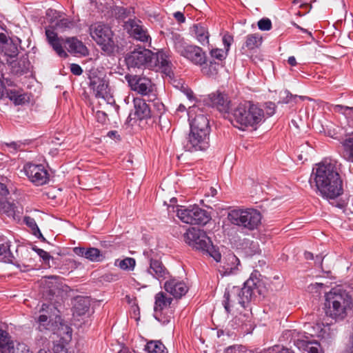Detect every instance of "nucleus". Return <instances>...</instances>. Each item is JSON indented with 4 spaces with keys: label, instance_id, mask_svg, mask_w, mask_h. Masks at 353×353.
<instances>
[{
    "label": "nucleus",
    "instance_id": "5",
    "mask_svg": "<svg viewBox=\"0 0 353 353\" xmlns=\"http://www.w3.org/2000/svg\"><path fill=\"white\" fill-rule=\"evenodd\" d=\"M232 114L233 125L242 130L259 123L264 117L263 110L249 101L240 103L234 108Z\"/></svg>",
    "mask_w": 353,
    "mask_h": 353
},
{
    "label": "nucleus",
    "instance_id": "62",
    "mask_svg": "<svg viewBox=\"0 0 353 353\" xmlns=\"http://www.w3.org/2000/svg\"><path fill=\"white\" fill-rule=\"evenodd\" d=\"M284 96H285V99L283 100L284 103H289L291 101L292 99L294 98L292 94H290L288 91L285 90L282 93Z\"/></svg>",
    "mask_w": 353,
    "mask_h": 353
},
{
    "label": "nucleus",
    "instance_id": "30",
    "mask_svg": "<svg viewBox=\"0 0 353 353\" xmlns=\"http://www.w3.org/2000/svg\"><path fill=\"white\" fill-rule=\"evenodd\" d=\"M343 150V157L346 161L353 163V137H347L341 142Z\"/></svg>",
    "mask_w": 353,
    "mask_h": 353
},
{
    "label": "nucleus",
    "instance_id": "55",
    "mask_svg": "<svg viewBox=\"0 0 353 353\" xmlns=\"http://www.w3.org/2000/svg\"><path fill=\"white\" fill-rule=\"evenodd\" d=\"M310 345L311 346H307L308 353H322L320 345L319 343H315L314 345L312 343H310Z\"/></svg>",
    "mask_w": 353,
    "mask_h": 353
},
{
    "label": "nucleus",
    "instance_id": "13",
    "mask_svg": "<svg viewBox=\"0 0 353 353\" xmlns=\"http://www.w3.org/2000/svg\"><path fill=\"white\" fill-rule=\"evenodd\" d=\"M190 130L210 134L209 120L200 108L192 106L188 111Z\"/></svg>",
    "mask_w": 353,
    "mask_h": 353
},
{
    "label": "nucleus",
    "instance_id": "2",
    "mask_svg": "<svg viewBox=\"0 0 353 353\" xmlns=\"http://www.w3.org/2000/svg\"><path fill=\"white\" fill-rule=\"evenodd\" d=\"M125 62L128 68H148L168 76L172 73V63L163 50L154 53L149 49L139 47L126 55Z\"/></svg>",
    "mask_w": 353,
    "mask_h": 353
},
{
    "label": "nucleus",
    "instance_id": "42",
    "mask_svg": "<svg viewBox=\"0 0 353 353\" xmlns=\"http://www.w3.org/2000/svg\"><path fill=\"white\" fill-rule=\"evenodd\" d=\"M22 146H23V144L19 141H12L10 143H5L3 144L5 150H7L8 152L12 153H15L19 150H21Z\"/></svg>",
    "mask_w": 353,
    "mask_h": 353
},
{
    "label": "nucleus",
    "instance_id": "45",
    "mask_svg": "<svg viewBox=\"0 0 353 353\" xmlns=\"http://www.w3.org/2000/svg\"><path fill=\"white\" fill-rule=\"evenodd\" d=\"M227 53L228 52H226V50L219 48H215L210 50L211 57L219 61L223 60L226 57Z\"/></svg>",
    "mask_w": 353,
    "mask_h": 353
},
{
    "label": "nucleus",
    "instance_id": "47",
    "mask_svg": "<svg viewBox=\"0 0 353 353\" xmlns=\"http://www.w3.org/2000/svg\"><path fill=\"white\" fill-rule=\"evenodd\" d=\"M155 318L162 324L166 325L171 322L172 316L170 314L166 315L163 312H161L156 313Z\"/></svg>",
    "mask_w": 353,
    "mask_h": 353
},
{
    "label": "nucleus",
    "instance_id": "15",
    "mask_svg": "<svg viewBox=\"0 0 353 353\" xmlns=\"http://www.w3.org/2000/svg\"><path fill=\"white\" fill-rule=\"evenodd\" d=\"M125 79L133 91L148 97L149 94H153L152 83L150 79L139 75H126Z\"/></svg>",
    "mask_w": 353,
    "mask_h": 353
},
{
    "label": "nucleus",
    "instance_id": "32",
    "mask_svg": "<svg viewBox=\"0 0 353 353\" xmlns=\"http://www.w3.org/2000/svg\"><path fill=\"white\" fill-rule=\"evenodd\" d=\"M145 350L148 353H168L165 345L159 341H151L148 342Z\"/></svg>",
    "mask_w": 353,
    "mask_h": 353
},
{
    "label": "nucleus",
    "instance_id": "27",
    "mask_svg": "<svg viewBox=\"0 0 353 353\" xmlns=\"http://www.w3.org/2000/svg\"><path fill=\"white\" fill-rule=\"evenodd\" d=\"M172 299L168 297L165 293L160 292L155 295L154 310L156 313L163 312L170 305Z\"/></svg>",
    "mask_w": 353,
    "mask_h": 353
},
{
    "label": "nucleus",
    "instance_id": "63",
    "mask_svg": "<svg viewBox=\"0 0 353 353\" xmlns=\"http://www.w3.org/2000/svg\"><path fill=\"white\" fill-rule=\"evenodd\" d=\"M7 90H8L6 88L3 82L0 81V99H2L5 96V94H6Z\"/></svg>",
    "mask_w": 353,
    "mask_h": 353
},
{
    "label": "nucleus",
    "instance_id": "4",
    "mask_svg": "<svg viewBox=\"0 0 353 353\" xmlns=\"http://www.w3.org/2000/svg\"><path fill=\"white\" fill-rule=\"evenodd\" d=\"M325 314L336 321L344 319L352 307V296L345 291L334 288L326 295Z\"/></svg>",
    "mask_w": 353,
    "mask_h": 353
},
{
    "label": "nucleus",
    "instance_id": "39",
    "mask_svg": "<svg viewBox=\"0 0 353 353\" xmlns=\"http://www.w3.org/2000/svg\"><path fill=\"white\" fill-rule=\"evenodd\" d=\"M48 316L46 314H41L37 319V323H39V330L41 332L45 330H49L50 329V321L48 320Z\"/></svg>",
    "mask_w": 353,
    "mask_h": 353
},
{
    "label": "nucleus",
    "instance_id": "40",
    "mask_svg": "<svg viewBox=\"0 0 353 353\" xmlns=\"http://www.w3.org/2000/svg\"><path fill=\"white\" fill-rule=\"evenodd\" d=\"M25 223L32 230V234L37 236L40 234V230L34 218L26 216L23 219Z\"/></svg>",
    "mask_w": 353,
    "mask_h": 353
},
{
    "label": "nucleus",
    "instance_id": "21",
    "mask_svg": "<svg viewBox=\"0 0 353 353\" xmlns=\"http://www.w3.org/2000/svg\"><path fill=\"white\" fill-rule=\"evenodd\" d=\"M54 276L42 278L39 281V286L43 296L48 299H51L58 290L57 283L54 281Z\"/></svg>",
    "mask_w": 353,
    "mask_h": 353
},
{
    "label": "nucleus",
    "instance_id": "64",
    "mask_svg": "<svg viewBox=\"0 0 353 353\" xmlns=\"http://www.w3.org/2000/svg\"><path fill=\"white\" fill-rule=\"evenodd\" d=\"M275 348L279 349V347L276 346L275 347H274L272 349V352H275V353H294L293 352L290 351L288 348L282 347V348H281L280 350H276V351Z\"/></svg>",
    "mask_w": 353,
    "mask_h": 353
},
{
    "label": "nucleus",
    "instance_id": "38",
    "mask_svg": "<svg viewBox=\"0 0 353 353\" xmlns=\"http://www.w3.org/2000/svg\"><path fill=\"white\" fill-rule=\"evenodd\" d=\"M332 110L335 112L343 114L345 116V117L350 119L352 117L353 107L342 105H334L332 106Z\"/></svg>",
    "mask_w": 353,
    "mask_h": 353
},
{
    "label": "nucleus",
    "instance_id": "25",
    "mask_svg": "<svg viewBox=\"0 0 353 353\" xmlns=\"http://www.w3.org/2000/svg\"><path fill=\"white\" fill-rule=\"evenodd\" d=\"M263 42V38L259 33L248 34L242 46L243 50H253L259 48Z\"/></svg>",
    "mask_w": 353,
    "mask_h": 353
},
{
    "label": "nucleus",
    "instance_id": "60",
    "mask_svg": "<svg viewBox=\"0 0 353 353\" xmlns=\"http://www.w3.org/2000/svg\"><path fill=\"white\" fill-rule=\"evenodd\" d=\"M174 17L179 23H183L185 21V17L181 12L174 13Z\"/></svg>",
    "mask_w": 353,
    "mask_h": 353
},
{
    "label": "nucleus",
    "instance_id": "18",
    "mask_svg": "<svg viewBox=\"0 0 353 353\" xmlns=\"http://www.w3.org/2000/svg\"><path fill=\"white\" fill-rule=\"evenodd\" d=\"M165 290L176 299H180L188 291L186 284L176 279H171L164 284Z\"/></svg>",
    "mask_w": 353,
    "mask_h": 353
},
{
    "label": "nucleus",
    "instance_id": "8",
    "mask_svg": "<svg viewBox=\"0 0 353 353\" xmlns=\"http://www.w3.org/2000/svg\"><path fill=\"white\" fill-rule=\"evenodd\" d=\"M90 34L92 38L101 46V50L107 55H113L119 52L117 42L114 38L111 29L101 23L90 26Z\"/></svg>",
    "mask_w": 353,
    "mask_h": 353
},
{
    "label": "nucleus",
    "instance_id": "12",
    "mask_svg": "<svg viewBox=\"0 0 353 353\" xmlns=\"http://www.w3.org/2000/svg\"><path fill=\"white\" fill-rule=\"evenodd\" d=\"M183 148L190 152L206 151L210 148V134L190 130L183 143Z\"/></svg>",
    "mask_w": 353,
    "mask_h": 353
},
{
    "label": "nucleus",
    "instance_id": "48",
    "mask_svg": "<svg viewBox=\"0 0 353 353\" xmlns=\"http://www.w3.org/2000/svg\"><path fill=\"white\" fill-rule=\"evenodd\" d=\"M33 250L37 252V254L46 263H48L50 259L52 258L48 252L43 250V249L35 247L33 248Z\"/></svg>",
    "mask_w": 353,
    "mask_h": 353
},
{
    "label": "nucleus",
    "instance_id": "36",
    "mask_svg": "<svg viewBox=\"0 0 353 353\" xmlns=\"http://www.w3.org/2000/svg\"><path fill=\"white\" fill-rule=\"evenodd\" d=\"M219 65L218 62L210 61L208 65L202 68V72L209 77L214 76L218 73Z\"/></svg>",
    "mask_w": 353,
    "mask_h": 353
},
{
    "label": "nucleus",
    "instance_id": "50",
    "mask_svg": "<svg viewBox=\"0 0 353 353\" xmlns=\"http://www.w3.org/2000/svg\"><path fill=\"white\" fill-rule=\"evenodd\" d=\"M80 300L78 301L77 304L74 306L75 312L79 315L84 314L89 309V305L87 304L81 303Z\"/></svg>",
    "mask_w": 353,
    "mask_h": 353
},
{
    "label": "nucleus",
    "instance_id": "59",
    "mask_svg": "<svg viewBox=\"0 0 353 353\" xmlns=\"http://www.w3.org/2000/svg\"><path fill=\"white\" fill-rule=\"evenodd\" d=\"M86 250L87 249H85L84 248L77 247L74 248L73 251L77 255L85 258V254L86 253Z\"/></svg>",
    "mask_w": 353,
    "mask_h": 353
},
{
    "label": "nucleus",
    "instance_id": "33",
    "mask_svg": "<svg viewBox=\"0 0 353 353\" xmlns=\"http://www.w3.org/2000/svg\"><path fill=\"white\" fill-rule=\"evenodd\" d=\"M6 97L12 101L15 105H21L26 101V95L19 93L15 90H9L6 91Z\"/></svg>",
    "mask_w": 353,
    "mask_h": 353
},
{
    "label": "nucleus",
    "instance_id": "54",
    "mask_svg": "<svg viewBox=\"0 0 353 353\" xmlns=\"http://www.w3.org/2000/svg\"><path fill=\"white\" fill-rule=\"evenodd\" d=\"M96 118L98 122L103 124L105 123L108 120V116L106 113L99 110L96 112Z\"/></svg>",
    "mask_w": 353,
    "mask_h": 353
},
{
    "label": "nucleus",
    "instance_id": "57",
    "mask_svg": "<svg viewBox=\"0 0 353 353\" xmlns=\"http://www.w3.org/2000/svg\"><path fill=\"white\" fill-rule=\"evenodd\" d=\"M275 104L272 102H269L266 103V108H267V114L269 116H272L274 114L275 112Z\"/></svg>",
    "mask_w": 353,
    "mask_h": 353
},
{
    "label": "nucleus",
    "instance_id": "20",
    "mask_svg": "<svg viewBox=\"0 0 353 353\" xmlns=\"http://www.w3.org/2000/svg\"><path fill=\"white\" fill-rule=\"evenodd\" d=\"M209 104L219 112H226L229 110L230 101L226 94L216 92L209 95Z\"/></svg>",
    "mask_w": 353,
    "mask_h": 353
},
{
    "label": "nucleus",
    "instance_id": "29",
    "mask_svg": "<svg viewBox=\"0 0 353 353\" xmlns=\"http://www.w3.org/2000/svg\"><path fill=\"white\" fill-rule=\"evenodd\" d=\"M193 30L196 39L201 45L209 43V33L205 26L201 24H194Z\"/></svg>",
    "mask_w": 353,
    "mask_h": 353
},
{
    "label": "nucleus",
    "instance_id": "46",
    "mask_svg": "<svg viewBox=\"0 0 353 353\" xmlns=\"http://www.w3.org/2000/svg\"><path fill=\"white\" fill-rule=\"evenodd\" d=\"M258 27L262 31H268L272 28V21L268 18H263L258 21Z\"/></svg>",
    "mask_w": 353,
    "mask_h": 353
},
{
    "label": "nucleus",
    "instance_id": "6",
    "mask_svg": "<svg viewBox=\"0 0 353 353\" xmlns=\"http://www.w3.org/2000/svg\"><path fill=\"white\" fill-rule=\"evenodd\" d=\"M185 242L193 249L200 250L212 256L216 261H220L221 253L213 245L210 238L200 229L191 228L183 234Z\"/></svg>",
    "mask_w": 353,
    "mask_h": 353
},
{
    "label": "nucleus",
    "instance_id": "26",
    "mask_svg": "<svg viewBox=\"0 0 353 353\" xmlns=\"http://www.w3.org/2000/svg\"><path fill=\"white\" fill-rule=\"evenodd\" d=\"M20 43L21 40L18 37L10 38L9 41L0 47V50L8 57H16L19 54L18 45Z\"/></svg>",
    "mask_w": 353,
    "mask_h": 353
},
{
    "label": "nucleus",
    "instance_id": "34",
    "mask_svg": "<svg viewBox=\"0 0 353 353\" xmlns=\"http://www.w3.org/2000/svg\"><path fill=\"white\" fill-rule=\"evenodd\" d=\"M85 254V259L94 262L101 261L104 258L101 252L96 248H88Z\"/></svg>",
    "mask_w": 353,
    "mask_h": 353
},
{
    "label": "nucleus",
    "instance_id": "51",
    "mask_svg": "<svg viewBox=\"0 0 353 353\" xmlns=\"http://www.w3.org/2000/svg\"><path fill=\"white\" fill-rule=\"evenodd\" d=\"M233 41V37L229 34H225L223 37V43L226 52L229 51L231 43Z\"/></svg>",
    "mask_w": 353,
    "mask_h": 353
},
{
    "label": "nucleus",
    "instance_id": "53",
    "mask_svg": "<svg viewBox=\"0 0 353 353\" xmlns=\"http://www.w3.org/2000/svg\"><path fill=\"white\" fill-rule=\"evenodd\" d=\"M1 210L4 211L13 210L12 206L6 201V198L2 196H0V210Z\"/></svg>",
    "mask_w": 353,
    "mask_h": 353
},
{
    "label": "nucleus",
    "instance_id": "7",
    "mask_svg": "<svg viewBox=\"0 0 353 353\" xmlns=\"http://www.w3.org/2000/svg\"><path fill=\"white\" fill-rule=\"evenodd\" d=\"M261 219V212L254 208L234 209L228 214V219L232 224L249 231L258 229Z\"/></svg>",
    "mask_w": 353,
    "mask_h": 353
},
{
    "label": "nucleus",
    "instance_id": "31",
    "mask_svg": "<svg viewBox=\"0 0 353 353\" xmlns=\"http://www.w3.org/2000/svg\"><path fill=\"white\" fill-rule=\"evenodd\" d=\"M114 265L122 270L132 271L135 268L136 261L131 257H126L123 259H117L114 261Z\"/></svg>",
    "mask_w": 353,
    "mask_h": 353
},
{
    "label": "nucleus",
    "instance_id": "35",
    "mask_svg": "<svg viewBox=\"0 0 353 353\" xmlns=\"http://www.w3.org/2000/svg\"><path fill=\"white\" fill-rule=\"evenodd\" d=\"M227 260L228 263L223 266L226 272L232 273L234 270L237 269L238 265L240 264L239 259L233 254L228 256Z\"/></svg>",
    "mask_w": 353,
    "mask_h": 353
},
{
    "label": "nucleus",
    "instance_id": "16",
    "mask_svg": "<svg viewBox=\"0 0 353 353\" xmlns=\"http://www.w3.org/2000/svg\"><path fill=\"white\" fill-rule=\"evenodd\" d=\"M125 28L130 35L137 40L141 42H148L150 40L147 29L139 19H129L125 23Z\"/></svg>",
    "mask_w": 353,
    "mask_h": 353
},
{
    "label": "nucleus",
    "instance_id": "28",
    "mask_svg": "<svg viewBox=\"0 0 353 353\" xmlns=\"http://www.w3.org/2000/svg\"><path fill=\"white\" fill-rule=\"evenodd\" d=\"M147 101L152 107V117H160L165 112L164 104L157 97L155 94H149Z\"/></svg>",
    "mask_w": 353,
    "mask_h": 353
},
{
    "label": "nucleus",
    "instance_id": "9",
    "mask_svg": "<svg viewBox=\"0 0 353 353\" xmlns=\"http://www.w3.org/2000/svg\"><path fill=\"white\" fill-rule=\"evenodd\" d=\"M174 47L181 56L196 65H202L206 63V57L203 50L196 46L188 45L179 34L173 35Z\"/></svg>",
    "mask_w": 353,
    "mask_h": 353
},
{
    "label": "nucleus",
    "instance_id": "43",
    "mask_svg": "<svg viewBox=\"0 0 353 353\" xmlns=\"http://www.w3.org/2000/svg\"><path fill=\"white\" fill-rule=\"evenodd\" d=\"M114 10L117 17L119 19H125L130 15L132 8L121 6L117 7Z\"/></svg>",
    "mask_w": 353,
    "mask_h": 353
},
{
    "label": "nucleus",
    "instance_id": "10",
    "mask_svg": "<svg viewBox=\"0 0 353 353\" xmlns=\"http://www.w3.org/2000/svg\"><path fill=\"white\" fill-rule=\"evenodd\" d=\"M176 215L181 221L190 225H204L211 219L206 210L196 205L187 208H178Z\"/></svg>",
    "mask_w": 353,
    "mask_h": 353
},
{
    "label": "nucleus",
    "instance_id": "19",
    "mask_svg": "<svg viewBox=\"0 0 353 353\" xmlns=\"http://www.w3.org/2000/svg\"><path fill=\"white\" fill-rule=\"evenodd\" d=\"M134 114L139 120L147 119L152 117V107L147 103L146 100L137 97L134 99Z\"/></svg>",
    "mask_w": 353,
    "mask_h": 353
},
{
    "label": "nucleus",
    "instance_id": "22",
    "mask_svg": "<svg viewBox=\"0 0 353 353\" xmlns=\"http://www.w3.org/2000/svg\"><path fill=\"white\" fill-rule=\"evenodd\" d=\"M149 274L157 279H165L169 272L163 263L157 258L150 259V268L148 270Z\"/></svg>",
    "mask_w": 353,
    "mask_h": 353
},
{
    "label": "nucleus",
    "instance_id": "11",
    "mask_svg": "<svg viewBox=\"0 0 353 353\" xmlns=\"http://www.w3.org/2000/svg\"><path fill=\"white\" fill-rule=\"evenodd\" d=\"M89 87L96 98L105 99L108 94L109 81L106 74L98 69H91L89 72Z\"/></svg>",
    "mask_w": 353,
    "mask_h": 353
},
{
    "label": "nucleus",
    "instance_id": "23",
    "mask_svg": "<svg viewBox=\"0 0 353 353\" xmlns=\"http://www.w3.org/2000/svg\"><path fill=\"white\" fill-rule=\"evenodd\" d=\"M65 44L68 45L67 50L72 54L85 55L88 49L76 37H68L65 39Z\"/></svg>",
    "mask_w": 353,
    "mask_h": 353
},
{
    "label": "nucleus",
    "instance_id": "14",
    "mask_svg": "<svg viewBox=\"0 0 353 353\" xmlns=\"http://www.w3.org/2000/svg\"><path fill=\"white\" fill-rule=\"evenodd\" d=\"M23 169L26 176L36 185H43L49 181V173L42 164L28 163Z\"/></svg>",
    "mask_w": 353,
    "mask_h": 353
},
{
    "label": "nucleus",
    "instance_id": "1",
    "mask_svg": "<svg viewBox=\"0 0 353 353\" xmlns=\"http://www.w3.org/2000/svg\"><path fill=\"white\" fill-rule=\"evenodd\" d=\"M341 165L335 159H326L313 169L312 176L316 189L327 199H334L343 192V181L339 174Z\"/></svg>",
    "mask_w": 353,
    "mask_h": 353
},
{
    "label": "nucleus",
    "instance_id": "52",
    "mask_svg": "<svg viewBox=\"0 0 353 353\" xmlns=\"http://www.w3.org/2000/svg\"><path fill=\"white\" fill-rule=\"evenodd\" d=\"M70 71L71 72L76 76H80L83 73V70L81 67L77 63L70 64Z\"/></svg>",
    "mask_w": 353,
    "mask_h": 353
},
{
    "label": "nucleus",
    "instance_id": "49",
    "mask_svg": "<svg viewBox=\"0 0 353 353\" xmlns=\"http://www.w3.org/2000/svg\"><path fill=\"white\" fill-rule=\"evenodd\" d=\"M53 353H68V350L63 344L54 343L53 348ZM37 353H48L45 350H40Z\"/></svg>",
    "mask_w": 353,
    "mask_h": 353
},
{
    "label": "nucleus",
    "instance_id": "58",
    "mask_svg": "<svg viewBox=\"0 0 353 353\" xmlns=\"http://www.w3.org/2000/svg\"><path fill=\"white\" fill-rule=\"evenodd\" d=\"M9 192L4 183H0V196L6 198V196L8 194Z\"/></svg>",
    "mask_w": 353,
    "mask_h": 353
},
{
    "label": "nucleus",
    "instance_id": "44",
    "mask_svg": "<svg viewBox=\"0 0 353 353\" xmlns=\"http://www.w3.org/2000/svg\"><path fill=\"white\" fill-rule=\"evenodd\" d=\"M4 255L5 258H8L5 261L12 263L13 256L10 251V245L8 243H2L0 245V256Z\"/></svg>",
    "mask_w": 353,
    "mask_h": 353
},
{
    "label": "nucleus",
    "instance_id": "37",
    "mask_svg": "<svg viewBox=\"0 0 353 353\" xmlns=\"http://www.w3.org/2000/svg\"><path fill=\"white\" fill-rule=\"evenodd\" d=\"M74 26V23L67 18L61 19L55 23V28L64 31L67 29H71Z\"/></svg>",
    "mask_w": 353,
    "mask_h": 353
},
{
    "label": "nucleus",
    "instance_id": "41",
    "mask_svg": "<svg viewBox=\"0 0 353 353\" xmlns=\"http://www.w3.org/2000/svg\"><path fill=\"white\" fill-rule=\"evenodd\" d=\"M343 128L336 127L328 130V135L332 138L339 141L341 143L345 139L343 138Z\"/></svg>",
    "mask_w": 353,
    "mask_h": 353
},
{
    "label": "nucleus",
    "instance_id": "17",
    "mask_svg": "<svg viewBox=\"0 0 353 353\" xmlns=\"http://www.w3.org/2000/svg\"><path fill=\"white\" fill-rule=\"evenodd\" d=\"M46 36L48 43L61 57H67L68 54L63 48V43H65V39L63 37H58L57 32L54 30L46 29Z\"/></svg>",
    "mask_w": 353,
    "mask_h": 353
},
{
    "label": "nucleus",
    "instance_id": "24",
    "mask_svg": "<svg viewBox=\"0 0 353 353\" xmlns=\"http://www.w3.org/2000/svg\"><path fill=\"white\" fill-rule=\"evenodd\" d=\"M14 343L10 334L0 329V353H15Z\"/></svg>",
    "mask_w": 353,
    "mask_h": 353
},
{
    "label": "nucleus",
    "instance_id": "3",
    "mask_svg": "<svg viewBox=\"0 0 353 353\" xmlns=\"http://www.w3.org/2000/svg\"><path fill=\"white\" fill-rule=\"evenodd\" d=\"M260 285L259 279L251 275L244 283L243 288L233 286L226 289L224 293L223 305L227 312H230L231 308L236 307L237 305L245 308V304L256 296V294H260Z\"/></svg>",
    "mask_w": 353,
    "mask_h": 353
},
{
    "label": "nucleus",
    "instance_id": "61",
    "mask_svg": "<svg viewBox=\"0 0 353 353\" xmlns=\"http://www.w3.org/2000/svg\"><path fill=\"white\" fill-rule=\"evenodd\" d=\"M9 41V39H8V37L6 33L1 32H0V47L5 45L6 43Z\"/></svg>",
    "mask_w": 353,
    "mask_h": 353
},
{
    "label": "nucleus",
    "instance_id": "56",
    "mask_svg": "<svg viewBox=\"0 0 353 353\" xmlns=\"http://www.w3.org/2000/svg\"><path fill=\"white\" fill-rule=\"evenodd\" d=\"M15 353H32L25 344H18Z\"/></svg>",
    "mask_w": 353,
    "mask_h": 353
}]
</instances>
